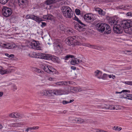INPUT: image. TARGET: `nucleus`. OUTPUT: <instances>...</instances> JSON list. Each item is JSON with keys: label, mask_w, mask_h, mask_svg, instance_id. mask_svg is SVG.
<instances>
[{"label": "nucleus", "mask_w": 132, "mask_h": 132, "mask_svg": "<svg viewBox=\"0 0 132 132\" xmlns=\"http://www.w3.org/2000/svg\"><path fill=\"white\" fill-rule=\"evenodd\" d=\"M86 90V88L84 87H79L78 88V92H80L82 91L85 90Z\"/></svg>", "instance_id": "nucleus-41"}, {"label": "nucleus", "mask_w": 132, "mask_h": 132, "mask_svg": "<svg viewBox=\"0 0 132 132\" xmlns=\"http://www.w3.org/2000/svg\"><path fill=\"white\" fill-rule=\"evenodd\" d=\"M57 0H47L45 1V4L48 5H50L55 3Z\"/></svg>", "instance_id": "nucleus-24"}, {"label": "nucleus", "mask_w": 132, "mask_h": 132, "mask_svg": "<svg viewBox=\"0 0 132 132\" xmlns=\"http://www.w3.org/2000/svg\"><path fill=\"white\" fill-rule=\"evenodd\" d=\"M42 24L41 25V26L42 27H43L45 26L46 25V23L45 22H42Z\"/></svg>", "instance_id": "nucleus-55"}, {"label": "nucleus", "mask_w": 132, "mask_h": 132, "mask_svg": "<svg viewBox=\"0 0 132 132\" xmlns=\"http://www.w3.org/2000/svg\"><path fill=\"white\" fill-rule=\"evenodd\" d=\"M54 46L55 49L57 52L59 51L62 47V45L60 44H57L56 43H54Z\"/></svg>", "instance_id": "nucleus-23"}, {"label": "nucleus", "mask_w": 132, "mask_h": 132, "mask_svg": "<svg viewBox=\"0 0 132 132\" xmlns=\"http://www.w3.org/2000/svg\"><path fill=\"white\" fill-rule=\"evenodd\" d=\"M114 105H109L108 109L114 110Z\"/></svg>", "instance_id": "nucleus-47"}, {"label": "nucleus", "mask_w": 132, "mask_h": 132, "mask_svg": "<svg viewBox=\"0 0 132 132\" xmlns=\"http://www.w3.org/2000/svg\"><path fill=\"white\" fill-rule=\"evenodd\" d=\"M108 77H109V78H112L113 79H114L116 78L115 76L113 75H108Z\"/></svg>", "instance_id": "nucleus-45"}, {"label": "nucleus", "mask_w": 132, "mask_h": 132, "mask_svg": "<svg viewBox=\"0 0 132 132\" xmlns=\"http://www.w3.org/2000/svg\"><path fill=\"white\" fill-rule=\"evenodd\" d=\"M65 27L63 24H61L57 27L58 30L60 31H64Z\"/></svg>", "instance_id": "nucleus-26"}, {"label": "nucleus", "mask_w": 132, "mask_h": 132, "mask_svg": "<svg viewBox=\"0 0 132 132\" xmlns=\"http://www.w3.org/2000/svg\"><path fill=\"white\" fill-rule=\"evenodd\" d=\"M37 54V53H36L35 52H33L31 55H30V56L31 57L36 58L35 56H36Z\"/></svg>", "instance_id": "nucleus-42"}, {"label": "nucleus", "mask_w": 132, "mask_h": 132, "mask_svg": "<svg viewBox=\"0 0 132 132\" xmlns=\"http://www.w3.org/2000/svg\"><path fill=\"white\" fill-rule=\"evenodd\" d=\"M14 70L13 69H7L4 70L2 69L0 70V73L2 75L5 74L10 73H11L12 72H14Z\"/></svg>", "instance_id": "nucleus-11"}, {"label": "nucleus", "mask_w": 132, "mask_h": 132, "mask_svg": "<svg viewBox=\"0 0 132 132\" xmlns=\"http://www.w3.org/2000/svg\"><path fill=\"white\" fill-rule=\"evenodd\" d=\"M121 26L125 28V31L129 30V28L132 27V21L130 20H125L121 23Z\"/></svg>", "instance_id": "nucleus-6"}, {"label": "nucleus", "mask_w": 132, "mask_h": 132, "mask_svg": "<svg viewBox=\"0 0 132 132\" xmlns=\"http://www.w3.org/2000/svg\"><path fill=\"white\" fill-rule=\"evenodd\" d=\"M52 15H44L43 16V19L46 20H51L52 18Z\"/></svg>", "instance_id": "nucleus-28"}, {"label": "nucleus", "mask_w": 132, "mask_h": 132, "mask_svg": "<svg viewBox=\"0 0 132 132\" xmlns=\"http://www.w3.org/2000/svg\"><path fill=\"white\" fill-rule=\"evenodd\" d=\"M62 103L63 104H65L69 103V102L65 101H63L62 102Z\"/></svg>", "instance_id": "nucleus-57"}, {"label": "nucleus", "mask_w": 132, "mask_h": 132, "mask_svg": "<svg viewBox=\"0 0 132 132\" xmlns=\"http://www.w3.org/2000/svg\"><path fill=\"white\" fill-rule=\"evenodd\" d=\"M31 47L37 50H41L42 47L40 46V44L38 41L34 40L31 43H30Z\"/></svg>", "instance_id": "nucleus-8"}, {"label": "nucleus", "mask_w": 132, "mask_h": 132, "mask_svg": "<svg viewBox=\"0 0 132 132\" xmlns=\"http://www.w3.org/2000/svg\"><path fill=\"white\" fill-rule=\"evenodd\" d=\"M9 0H0V3L2 4H5Z\"/></svg>", "instance_id": "nucleus-38"}, {"label": "nucleus", "mask_w": 132, "mask_h": 132, "mask_svg": "<svg viewBox=\"0 0 132 132\" xmlns=\"http://www.w3.org/2000/svg\"><path fill=\"white\" fill-rule=\"evenodd\" d=\"M94 9L97 12L98 14L100 16H104L106 14L105 12L100 8L95 7Z\"/></svg>", "instance_id": "nucleus-14"}, {"label": "nucleus", "mask_w": 132, "mask_h": 132, "mask_svg": "<svg viewBox=\"0 0 132 132\" xmlns=\"http://www.w3.org/2000/svg\"><path fill=\"white\" fill-rule=\"evenodd\" d=\"M27 0H18V4L20 7L24 8L25 7V4Z\"/></svg>", "instance_id": "nucleus-18"}, {"label": "nucleus", "mask_w": 132, "mask_h": 132, "mask_svg": "<svg viewBox=\"0 0 132 132\" xmlns=\"http://www.w3.org/2000/svg\"><path fill=\"white\" fill-rule=\"evenodd\" d=\"M58 58L57 57L50 54H47L46 60H51L53 61L57 62Z\"/></svg>", "instance_id": "nucleus-12"}, {"label": "nucleus", "mask_w": 132, "mask_h": 132, "mask_svg": "<svg viewBox=\"0 0 132 132\" xmlns=\"http://www.w3.org/2000/svg\"><path fill=\"white\" fill-rule=\"evenodd\" d=\"M55 89L47 90V95H55Z\"/></svg>", "instance_id": "nucleus-27"}, {"label": "nucleus", "mask_w": 132, "mask_h": 132, "mask_svg": "<svg viewBox=\"0 0 132 132\" xmlns=\"http://www.w3.org/2000/svg\"><path fill=\"white\" fill-rule=\"evenodd\" d=\"M12 90L13 91H15L17 89V87L14 85H13L12 87Z\"/></svg>", "instance_id": "nucleus-51"}, {"label": "nucleus", "mask_w": 132, "mask_h": 132, "mask_svg": "<svg viewBox=\"0 0 132 132\" xmlns=\"http://www.w3.org/2000/svg\"><path fill=\"white\" fill-rule=\"evenodd\" d=\"M75 12L76 14L77 15H79L80 14V11L78 9H76L75 10Z\"/></svg>", "instance_id": "nucleus-43"}, {"label": "nucleus", "mask_w": 132, "mask_h": 132, "mask_svg": "<svg viewBox=\"0 0 132 132\" xmlns=\"http://www.w3.org/2000/svg\"><path fill=\"white\" fill-rule=\"evenodd\" d=\"M108 75L105 73L103 74L102 76H101V79L104 80L106 79L107 77H108Z\"/></svg>", "instance_id": "nucleus-35"}, {"label": "nucleus", "mask_w": 132, "mask_h": 132, "mask_svg": "<svg viewBox=\"0 0 132 132\" xmlns=\"http://www.w3.org/2000/svg\"><path fill=\"white\" fill-rule=\"evenodd\" d=\"M35 71L36 72L39 73H43L44 72L43 71L38 68H36L35 69Z\"/></svg>", "instance_id": "nucleus-46"}, {"label": "nucleus", "mask_w": 132, "mask_h": 132, "mask_svg": "<svg viewBox=\"0 0 132 132\" xmlns=\"http://www.w3.org/2000/svg\"><path fill=\"white\" fill-rule=\"evenodd\" d=\"M95 16V14L92 13H88L85 15L84 18L85 21L88 22H91L96 19Z\"/></svg>", "instance_id": "nucleus-4"}, {"label": "nucleus", "mask_w": 132, "mask_h": 132, "mask_svg": "<svg viewBox=\"0 0 132 132\" xmlns=\"http://www.w3.org/2000/svg\"><path fill=\"white\" fill-rule=\"evenodd\" d=\"M119 109V106L118 105H116L114 106V110H118Z\"/></svg>", "instance_id": "nucleus-58"}, {"label": "nucleus", "mask_w": 132, "mask_h": 132, "mask_svg": "<svg viewBox=\"0 0 132 132\" xmlns=\"http://www.w3.org/2000/svg\"><path fill=\"white\" fill-rule=\"evenodd\" d=\"M3 15L5 17H7L10 16L12 12L11 9L6 6H4L2 10Z\"/></svg>", "instance_id": "nucleus-7"}, {"label": "nucleus", "mask_w": 132, "mask_h": 132, "mask_svg": "<svg viewBox=\"0 0 132 132\" xmlns=\"http://www.w3.org/2000/svg\"><path fill=\"white\" fill-rule=\"evenodd\" d=\"M23 116V114H20L18 113V118H22Z\"/></svg>", "instance_id": "nucleus-54"}, {"label": "nucleus", "mask_w": 132, "mask_h": 132, "mask_svg": "<svg viewBox=\"0 0 132 132\" xmlns=\"http://www.w3.org/2000/svg\"><path fill=\"white\" fill-rule=\"evenodd\" d=\"M3 92H0V97H2L3 95Z\"/></svg>", "instance_id": "nucleus-64"}, {"label": "nucleus", "mask_w": 132, "mask_h": 132, "mask_svg": "<svg viewBox=\"0 0 132 132\" xmlns=\"http://www.w3.org/2000/svg\"><path fill=\"white\" fill-rule=\"evenodd\" d=\"M33 16L32 20L35 21L38 23H39L41 22L43 20L42 19V18L38 16H36L34 15H33Z\"/></svg>", "instance_id": "nucleus-17"}, {"label": "nucleus", "mask_w": 132, "mask_h": 132, "mask_svg": "<svg viewBox=\"0 0 132 132\" xmlns=\"http://www.w3.org/2000/svg\"><path fill=\"white\" fill-rule=\"evenodd\" d=\"M82 61L80 60L78 58H76L74 60H73L71 61V64L75 65L76 64L80 63L82 62Z\"/></svg>", "instance_id": "nucleus-21"}, {"label": "nucleus", "mask_w": 132, "mask_h": 132, "mask_svg": "<svg viewBox=\"0 0 132 132\" xmlns=\"http://www.w3.org/2000/svg\"><path fill=\"white\" fill-rule=\"evenodd\" d=\"M102 74V72L99 70H96L94 72V75L95 77L99 79H101Z\"/></svg>", "instance_id": "nucleus-22"}, {"label": "nucleus", "mask_w": 132, "mask_h": 132, "mask_svg": "<svg viewBox=\"0 0 132 132\" xmlns=\"http://www.w3.org/2000/svg\"><path fill=\"white\" fill-rule=\"evenodd\" d=\"M95 27L97 30L101 33L104 31L105 34H108L111 32L110 26L104 23H99L96 25Z\"/></svg>", "instance_id": "nucleus-1"}, {"label": "nucleus", "mask_w": 132, "mask_h": 132, "mask_svg": "<svg viewBox=\"0 0 132 132\" xmlns=\"http://www.w3.org/2000/svg\"><path fill=\"white\" fill-rule=\"evenodd\" d=\"M125 96H123V98H127L128 100H131L132 94H125Z\"/></svg>", "instance_id": "nucleus-29"}, {"label": "nucleus", "mask_w": 132, "mask_h": 132, "mask_svg": "<svg viewBox=\"0 0 132 132\" xmlns=\"http://www.w3.org/2000/svg\"><path fill=\"white\" fill-rule=\"evenodd\" d=\"M113 29L114 32L117 34H121L123 32L122 28L119 25H116L113 27Z\"/></svg>", "instance_id": "nucleus-9"}, {"label": "nucleus", "mask_w": 132, "mask_h": 132, "mask_svg": "<svg viewBox=\"0 0 132 132\" xmlns=\"http://www.w3.org/2000/svg\"><path fill=\"white\" fill-rule=\"evenodd\" d=\"M118 20L116 18H110L108 20L109 23L111 26L113 27L117 25Z\"/></svg>", "instance_id": "nucleus-10"}, {"label": "nucleus", "mask_w": 132, "mask_h": 132, "mask_svg": "<svg viewBox=\"0 0 132 132\" xmlns=\"http://www.w3.org/2000/svg\"><path fill=\"white\" fill-rule=\"evenodd\" d=\"M61 10H62L63 14L64 13H65L67 12H69L72 10L69 7L66 6L62 7L61 8Z\"/></svg>", "instance_id": "nucleus-20"}, {"label": "nucleus", "mask_w": 132, "mask_h": 132, "mask_svg": "<svg viewBox=\"0 0 132 132\" xmlns=\"http://www.w3.org/2000/svg\"><path fill=\"white\" fill-rule=\"evenodd\" d=\"M47 54L37 53L36 58L46 60Z\"/></svg>", "instance_id": "nucleus-15"}, {"label": "nucleus", "mask_w": 132, "mask_h": 132, "mask_svg": "<svg viewBox=\"0 0 132 132\" xmlns=\"http://www.w3.org/2000/svg\"><path fill=\"white\" fill-rule=\"evenodd\" d=\"M2 46L5 48L8 49L13 48L15 47L14 45L9 43L4 44H3Z\"/></svg>", "instance_id": "nucleus-16"}, {"label": "nucleus", "mask_w": 132, "mask_h": 132, "mask_svg": "<svg viewBox=\"0 0 132 132\" xmlns=\"http://www.w3.org/2000/svg\"><path fill=\"white\" fill-rule=\"evenodd\" d=\"M48 79L50 81H53L55 80V79L54 78L50 77Z\"/></svg>", "instance_id": "nucleus-60"}, {"label": "nucleus", "mask_w": 132, "mask_h": 132, "mask_svg": "<svg viewBox=\"0 0 132 132\" xmlns=\"http://www.w3.org/2000/svg\"><path fill=\"white\" fill-rule=\"evenodd\" d=\"M67 43L69 45L73 46L75 45H79L80 43L76 39V36L69 37L67 39Z\"/></svg>", "instance_id": "nucleus-3"}, {"label": "nucleus", "mask_w": 132, "mask_h": 132, "mask_svg": "<svg viewBox=\"0 0 132 132\" xmlns=\"http://www.w3.org/2000/svg\"><path fill=\"white\" fill-rule=\"evenodd\" d=\"M75 20L77 21L78 23H77L74 25V27L75 29L78 30L79 31H84L85 30V27L86 25L85 24L83 23L79 19L75 16Z\"/></svg>", "instance_id": "nucleus-2"}, {"label": "nucleus", "mask_w": 132, "mask_h": 132, "mask_svg": "<svg viewBox=\"0 0 132 132\" xmlns=\"http://www.w3.org/2000/svg\"><path fill=\"white\" fill-rule=\"evenodd\" d=\"M85 46L88 47H90L93 48H95V46L94 45H92L88 44H85Z\"/></svg>", "instance_id": "nucleus-37"}, {"label": "nucleus", "mask_w": 132, "mask_h": 132, "mask_svg": "<svg viewBox=\"0 0 132 132\" xmlns=\"http://www.w3.org/2000/svg\"><path fill=\"white\" fill-rule=\"evenodd\" d=\"M55 95H60L63 94V91L61 89H55Z\"/></svg>", "instance_id": "nucleus-25"}, {"label": "nucleus", "mask_w": 132, "mask_h": 132, "mask_svg": "<svg viewBox=\"0 0 132 132\" xmlns=\"http://www.w3.org/2000/svg\"><path fill=\"white\" fill-rule=\"evenodd\" d=\"M119 8L120 9H122L123 10H125V5H122L119 6Z\"/></svg>", "instance_id": "nucleus-53"}, {"label": "nucleus", "mask_w": 132, "mask_h": 132, "mask_svg": "<svg viewBox=\"0 0 132 132\" xmlns=\"http://www.w3.org/2000/svg\"><path fill=\"white\" fill-rule=\"evenodd\" d=\"M43 69L45 71L50 74L54 75L56 73V70L49 65H45Z\"/></svg>", "instance_id": "nucleus-5"}, {"label": "nucleus", "mask_w": 132, "mask_h": 132, "mask_svg": "<svg viewBox=\"0 0 132 132\" xmlns=\"http://www.w3.org/2000/svg\"><path fill=\"white\" fill-rule=\"evenodd\" d=\"M112 129L113 130L119 131L122 129V128L119 126H114L112 128Z\"/></svg>", "instance_id": "nucleus-31"}, {"label": "nucleus", "mask_w": 132, "mask_h": 132, "mask_svg": "<svg viewBox=\"0 0 132 132\" xmlns=\"http://www.w3.org/2000/svg\"><path fill=\"white\" fill-rule=\"evenodd\" d=\"M63 82L64 83V85H68L70 84V81H63Z\"/></svg>", "instance_id": "nucleus-50"}, {"label": "nucleus", "mask_w": 132, "mask_h": 132, "mask_svg": "<svg viewBox=\"0 0 132 132\" xmlns=\"http://www.w3.org/2000/svg\"><path fill=\"white\" fill-rule=\"evenodd\" d=\"M71 69L74 70H75L76 69V68L74 66H71Z\"/></svg>", "instance_id": "nucleus-63"}, {"label": "nucleus", "mask_w": 132, "mask_h": 132, "mask_svg": "<svg viewBox=\"0 0 132 132\" xmlns=\"http://www.w3.org/2000/svg\"><path fill=\"white\" fill-rule=\"evenodd\" d=\"M72 13V10H71V11H70L69 12H67L65 13H64L63 15L67 18H71L73 15Z\"/></svg>", "instance_id": "nucleus-19"}, {"label": "nucleus", "mask_w": 132, "mask_h": 132, "mask_svg": "<svg viewBox=\"0 0 132 132\" xmlns=\"http://www.w3.org/2000/svg\"><path fill=\"white\" fill-rule=\"evenodd\" d=\"M23 125L22 123L21 122L19 123H16L13 124V126L16 127H21V126H22Z\"/></svg>", "instance_id": "nucleus-30"}, {"label": "nucleus", "mask_w": 132, "mask_h": 132, "mask_svg": "<svg viewBox=\"0 0 132 132\" xmlns=\"http://www.w3.org/2000/svg\"><path fill=\"white\" fill-rule=\"evenodd\" d=\"M130 91L129 90H122V91L120 92H115L116 94H121L122 93H126V92H128V93H130Z\"/></svg>", "instance_id": "nucleus-32"}, {"label": "nucleus", "mask_w": 132, "mask_h": 132, "mask_svg": "<svg viewBox=\"0 0 132 132\" xmlns=\"http://www.w3.org/2000/svg\"><path fill=\"white\" fill-rule=\"evenodd\" d=\"M109 105L104 104L103 105V106H102L101 109H108V107H109Z\"/></svg>", "instance_id": "nucleus-39"}, {"label": "nucleus", "mask_w": 132, "mask_h": 132, "mask_svg": "<svg viewBox=\"0 0 132 132\" xmlns=\"http://www.w3.org/2000/svg\"><path fill=\"white\" fill-rule=\"evenodd\" d=\"M126 15L128 17H131L132 16V13L129 12H127L126 14Z\"/></svg>", "instance_id": "nucleus-48"}, {"label": "nucleus", "mask_w": 132, "mask_h": 132, "mask_svg": "<svg viewBox=\"0 0 132 132\" xmlns=\"http://www.w3.org/2000/svg\"><path fill=\"white\" fill-rule=\"evenodd\" d=\"M55 84L58 86L63 85L64 84V83L63 81H61L56 82Z\"/></svg>", "instance_id": "nucleus-36"}, {"label": "nucleus", "mask_w": 132, "mask_h": 132, "mask_svg": "<svg viewBox=\"0 0 132 132\" xmlns=\"http://www.w3.org/2000/svg\"><path fill=\"white\" fill-rule=\"evenodd\" d=\"M125 10L126 9H128L132 7V6L131 5H125Z\"/></svg>", "instance_id": "nucleus-44"}, {"label": "nucleus", "mask_w": 132, "mask_h": 132, "mask_svg": "<svg viewBox=\"0 0 132 132\" xmlns=\"http://www.w3.org/2000/svg\"><path fill=\"white\" fill-rule=\"evenodd\" d=\"M70 121L71 122L76 123L79 124L81 123L84 122V119L80 118H76L75 119H73L72 120L70 119Z\"/></svg>", "instance_id": "nucleus-13"}, {"label": "nucleus", "mask_w": 132, "mask_h": 132, "mask_svg": "<svg viewBox=\"0 0 132 132\" xmlns=\"http://www.w3.org/2000/svg\"><path fill=\"white\" fill-rule=\"evenodd\" d=\"M14 113H12L10 114H9V116L12 118H14L15 116L14 115Z\"/></svg>", "instance_id": "nucleus-49"}, {"label": "nucleus", "mask_w": 132, "mask_h": 132, "mask_svg": "<svg viewBox=\"0 0 132 132\" xmlns=\"http://www.w3.org/2000/svg\"><path fill=\"white\" fill-rule=\"evenodd\" d=\"M40 95L43 96L46 95V94L47 95V91L42 90L40 92Z\"/></svg>", "instance_id": "nucleus-33"}, {"label": "nucleus", "mask_w": 132, "mask_h": 132, "mask_svg": "<svg viewBox=\"0 0 132 132\" xmlns=\"http://www.w3.org/2000/svg\"><path fill=\"white\" fill-rule=\"evenodd\" d=\"M102 106H103V105H98L97 106V108L99 109H101Z\"/></svg>", "instance_id": "nucleus-62"}, {"label": "nucleus", "mask_w": 132, "mask_h": 132, "mask_svg": "<svg viewBox=\"0 0 132 132\" xmlns=\"http://www.w3.org/2000/svg\"><path fill=\"white\" fill-rule=\"evenodd\" d=\"M125 52H130V53L129 54L131 55L132 54V50H127L125 51Z\"/></svg>", "instance_id": "nucleus-56"}, {"label": "nucleus", "mask_w": 132, "mask_h": 132, "mask_svg": "<svg viewBox=\"0 0 132 132\" xmlns=\"http://www.w3.org/2000/svg\"><path fill=\"white\" fill-rule=\"evenodd\" d=\"M9 56V58L11 57V58H13L14 57V54H11V55H10Z\"/></svg>", "instance_id": "nucleus-61"}, {"label": "nucleus", "mask_w": 132, "mask_h": 132, "mask_svg": "<svg viewBox=\"0 0 132 132\" xmlns=\"http://www.w3.org/2000/svg\"><path fill=\"white\" fill-rule=\"evenodd\" d=\"M14 114L15 115V117H14V118H18V113L17 112H15L14 113Z\"/></svg>", "instance_id": "nucleus-59"}, {"label": "nucleus", "mask_w": 132, "mask_h": 132, "mask_svg": "<svg viewBox=\"0 0 132 132\" xmlns=\"http://www.w3.org/2000/svg\"><path fill=\"white\" fill-rule=\"evenodd\" d=\"M74 56L73 55H68L66 56L64 58V59L65 60H67L69 58H73L74 57Z\"/></svg>", "instance_id": "nucleus-34"}, {"label": "nucleus", "mask_w": 132, "mask_h": 132, "mask_svg": "<svg viewBox=\"0 0 132 132\" xmlns=\"http://www.w3.org/2000/svg\"><path fill=\"white\" fill-rule=\"evenodd\" d=\"M68 31L69 33H72L73 32V30L72 28H70L68 30Z\"/></svg>", "instance_id": "nucleus-52"}, {"label": "nucleus", "mask_w": 132, "mask_h": 132, "mask_svg": "<svg viewBox=\"0 0 132 132\" xmlns=\"http://www.w3.org/2000/svg\"><path fill=\"white\" fill-rule=\"evenodd\" d=\"M33 16V15L32 14L27 15L26 16V18H27V19H32Z\"/></svg>", "instance_id": "nucleus-40"}]
</instances>
